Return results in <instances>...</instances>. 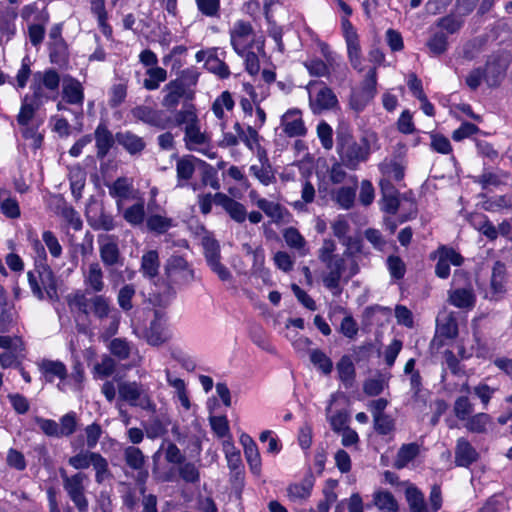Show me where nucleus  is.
I'll list each match as a JSON object with an SVG mask.
<instances>
[{
    "label": "nucleus",
    "mask_w": 512,
    "mask_h": 512,
    "mask_svg": "<svg viewBox=\"0 0 512 512\" xmlns=\"http://www.w3.org/2000/svg\"><path fill=\"white\" fill-rule=\"evenodd\" d=\"M438 261L435 266V274L442 279L450 275V264L460 266L464 258L453 248L442 246L438 249Z\"/></svg>",
    "instance_id": "6ab92c4d"
},
{
    "label": "nucleus",
    "mask_w": 512,
    "mask_h": 512,
    "mask_svg": "<svg viewBox=\"0 0 512 512\" xmlns=\"http://www.w3.org/2000/svg\"><path fill=\"white\" fill-rule=\"evenodd\" d=\"M494 68V64L488 63L485 75L480 68L472 70L466 78V84L472 90H476L485 77V80L489 86H497L500 81L499 76L502 75L503 72L497 71V75H494Z\"/></svg>",
    "instance_id": "a878e982"
},
{
    "label": "nucleus",
    "mask_w": 512,
    "mask_h": 512,
    "mask_svg": "<svg viewBox=\"0 0 512 512\" xmlns=\"http://www.w3.org/2000/svg\"><path fill=\"white\" fill-rule=\"evenodd\" d=\"M336 151L342 164L350 170H356L360 163L365 162L370 154L367 144L358 143L345 128L337 130Z\"/></svg>",
    "instance_id": "f03ea898"
},
{
    "label": "nucleus",
    "mask_w": 512,
    "mask_h": 512,
    "mask_svg": "<svg viewBox=\"0 0 512 512\" xmlns=\"http://www.w3.org/2000/svg\"><path fill=\"white\" fill-rule=\"evenodd\" d=\"M131 115L134 119L161 130L166 129L171 124V118L167 117L164 111L146 105L134 107L131 110Z\"/></svg>",
    "instance_id": "2eb2a0df"
},
{
    "label": "nucleus",
    "mask_w": 512,
    "mask_h": 512,
    "mask_svg": "<svg viewBox=\"0 0 512 512\" xmlns=\"http://www.w3.org/2000/svg\"><path fill=\"white\" fill-rule=\"evenodd\" d=\"M314 480L311 476L304 478L300 483H294L287 488V495L290 500L300 502L310 497Z\"/></svg>",
    "instance_id": "f704fd0d"
},
{
    "label": "nucleus",
    "mask_w": 512,
    "mask_h": 512,
    "mask_svg": "<svg viewBox=\"0 0 512 512\" xmlns=\"http://www.w3.org/2000/svg\"><path fill=\"white\" fill-rule=\"evenodd\" d=\"M207 69L220 77L221 79H226L230 76V70L228 65L220 60L216 55H209L206 59Z\"/></svg>",
    "instance_id": "e2e57ef3"
},
{
    "label": "nucleus",
    "mask_w": 512,
    "mask_h": 512,
    "mask_svg": "<svg viewBox=\"0 0 512 512\" xmlns=\"http://www.w3.org/2000/svg\"><path fill=\"white\" fill-rule=\"evenodd\" d=\"M109 194L113 198H118L119 200L127 199L132 190V184L125 177H120L116 179L111 185L108 186Z\"/></svg>",
    "instance_id": "13d9d810"
},
{
    "label": "nucleus",
    "mask_w": 512,
    "mask_h": 512,
    "mask_svg": "<svg viewBox=\"0 0 512 512\" xmlns=\"http://www.w3.org/2000/svg\"><path fill=\"white\" fill-rule=\"evenodd\" d=\"M374 99V97L355 89L351 92L349 99L350 108L356 113L362 112L367 105Z\"/></svg>",
    "instance_id": "69168bd1"
},
{
    "label": "nucleus",
    "mask_w": 512,
    "mask_h": 512,
    "mask_svg": "<svg viewBox=\"0 0 512 512\" xmlns=\"http://www.w3.org/2000/svg\"><path fill=\"white\" fill-rule=\"evenodd\" d=\"M280 125L284 134L291 138L305 136L307 133L302 112L297 108L289 109L284 113Z\"/></svg>",
    "instance_id": "a211bd4d"
},
{
    "label": "nucleus",
    "mask_w": 512,
    "mask_h": 512,
    "mask_svg": "<svg viewBox=\"0 0 512 512\" xmlns=\"http://www.w3.org/2000/svg\"><path fill=\"white\" fill-rule=\"evenodd\" d=\"M339 379L346 387H351L355 379V367L350 356L344 355L337 363Z\"/></svg>",
    "instance_id": "a18cd8bd"
},
{
    "label": "nucleus",
    "mask_w": 512,
    "mask_h": 512,
    "mask_svg": "<svg viewBox=\"0 0 512 512\" xmlns=\"http://www.w3.org/2000/svg\"><path fill=\"white\" fill-rule=\"evenodd\" d=\"M17 323V312L12 305L3 303L0 312V333H7Z\"/></svg>",
    "instance_id": "de8ad7c7"
},
{
    "label": "nucleus",
    "mask_w": 512,
    "mask_h": 512,
    "mask_svg": "<svg viewBox=\"0 0 512 512\" xmlns=\"http://www.w3.org/2000/svg\"><path fill=\"white\" fill-rule=\"evenodd\" d=\"M98 452H92L90 449L81 450L76 455L68 459V464L76 470H84L89 468L97 456Z\"/></svg>",
    "instance_id": "8fccbe9b"
},
{
    "label": "nucleus",
    "mask_w": 512,
    "mask_h": 512,
    "mask_svg": "<svg viewBox=\"0 0 512 512\" xmlns=\"http://www.w3.org/2000/svg\"><path fill=\"white\" fill-rule=\"evenodd\" d=\"M420 453V446L417 443L403 444L396 455L394 467L402 469L413 461Z\"/></svg>",
    "instance_id": "ea45409f"
},
{
    "label": "nucleus",
    "mask_w": 512,
    "mask_h": 512,
    "mask_svg": "<svg viewBox=\"0 0 512 512\" xmlns=\"http://www.w3.org/2000/svg\"><path fill=\"white\" fill-rule=\"evenodd\" d=\"M147 228L157 234H164L172 227V219L154 214L146 220Z\"/></svg>",
    "instance_id": "052dcab7"
},
{
    "label": "nucleus",
    "mask_w": 512,
    "mask_h": 512,
    "mask_svg": "<svg viewBox=\"0 0 512 512\" xmlns=\"http://www.w3.org/2000/svg\"><path fill=\"white\" fill-rule=\"evenodd\" d=\"M45 381L53 383L55 379L64 380L68 375L66 365L59 360L42 359L37 363Z\"/></svg>",
    "instance_id": "b1692460"
},
{
    "label": "nucleus",
    "mask_w": 512,
    "mask_h": 512,
    "mask_svg": "<svg viewBox=\"0 0 512 512\" xmlns=\"http://www.w3.org/2000/svg\"><path fill=\"white\" fill-rule=\"evenodd\" d=\"M311 363L323 374L329 375L333 370L332 360L321 350L313 349L309 353Z\"/></svg>",
    "instance_id": "603ef678"
},
{
    "label": "nucleus",
    "mask_w": 512,
    "mask_h": 512,
    "mask_svg": "<svg viewBox=\"0 0 512 512\" xmlns=\"http://www.w3.org/2000/svg\"><path fill=\"white\" fill-rule=\"evenodd\" d=\"M60 85V75L54 69H46L34 73L30 89L35 98L42 101L55 99Z\"/></svg>",
    "instance_id": "423d86ee"
},
{
    "label": "nucleus",
    "mask_w": 512,
    "mask_h": 512,
    "mask_svg": "<svg viewBox=\"0 0 512 512\" xmlns=\"http://www.w3.org/2000/svg\"><path fill=\"white\" fill-rule=\"evenodd\" d=\"M328 270L323 277L324 286L332 291L335 296H339L342 292L340 281L343 279L348 282L353 276L359 272V265L356 260L346 256L336 255L334 258L324 263Z\"/></svg>",
    "instance_id": "7ed1b4c3"
},
{
    "label": "nucleus",
    "mask_w": 512,
    "mask_h": 512,
    "mask_svg": "<svg viewBox=\"0 0 512 512\" xmlns=\"http://www.w3.org/2000/svg\"><path fill=\"white\" fill-rule=\"evenodd\" d=\"M83 282L93 293H100L105 288L103 270L98 262H92L83 270Z\"/></svg>",
    "instance_id": "bb28decb"
},
{
    "label": "nucleus",
    "mask_w": 512,
    "mask_h": 512,
    "mask_svg": "<svg viewBox=\"0 0 512 512\" xmlns=\"http://www.w3.org/2000/svg\"><path fill=\"white\" fill-rule=\"evenodd\" d=\"M405 496L411 512H430L423 493L414 485H409L405 490Z\"/></svg>",
    "instance_id": "a19ab883"
},
{
    "label": "nucleus",
    "mask_w": 512,
    "mask_h": 512,
    "mask_svg": "<svg viewBox=\"0 0 512 512\" xmlns=\"http://www.w3.org/2000/svg\"><path fill=\"white\" fill-rule=\"evenodd\" d=\"M345 42L347 45V54L351 66L358 72H362V51L358 34L353 35L350 33V35L345 38Z\"/></svg>",
    "instance_id": "e433bc0d"
},
{
    "label": "nucleus",
    "mask_w": 512,
    "mask_h": 512,
    "mask_svg": "<svg viewBox=\"0 0 512 512\" xmlns=\"http://www.w3.org/2000/svg\"><path fill=\"white\" fill-rule=\"evenodd\" d=\"M479 459V453L466 438H459L455 446V460L457 467L468 468Z\"/></svg>",
    "instance_id": "4be33fe9"
},
{
    "label": "nucleus",
    "mask_w": 512,
    "mask_h": 512,
    "mask_svg": "<svg viewBox=\"0 0 512 512\" xmlns=\"http://www.w3.org/2000/svg\"><path fill=\"white\" fill-rule=\"evenodd\" d=\"M165 273L168 280L175 284H187L193 281L194 271L185 258L172 255L165 264Z\"/></svg>",
    "instance_id": "ddd939ff"
},
{
    "label": "nucleus",
    "mask_w": 512,
    "mask_h": 512,
    "mask_svg": "<svg viewBox=\"0 0 512 512\" xmlns=\"http://www.w3.org/2000/svg\"><path fill=\"white\" fill-rule=\"evenodd\" d=\"M92 466L95 471V482L97 484H102L113 477L107 459L100 453L95 456Z\"/></svg>",
    "instance_id": "3c124183"
},
{
    "label": "nucleus",
    "mask_w": 512,
    "mask_h": 512,
    "mask_svg": "<svg viewBox=\"0 0 512 512\" xmlns=\"http://www.w3.org/2000/svg\"><path fill=\"white\" fill-rule=\"evenodd\" d=\"M283 238L286 244L298 252L300 256H306L309 252L307 241L301 233L294 227H288L283 231Z\"/></svg>",
    "instance_id": "4c0bfd02"
},
{
    "label": "nucleus",
    "mask_w": 512,
    "mask_h": 512,
    "mask_svg": "<svg viewBox=\"0 0 512 512\" xmlns=\"http://www.w3.org/2000/svg\"><path fill=\"white\" fill-rule=\"evenodd\" d=\"M116 140L130 154L140 153L145 148L144 140L130 131L117 133Z\"/></svg>",
    "instance_id": "58836bf2"
},
{
    "label": "nucleus",
    "mask_w": 512,
    "mask_h": 512,
    "mask_svg": "<svg viewBox=\"0 0 512 512\" xmlns=\"http://www.w3.org/2000/svg\"><path fill=\"white\" fill-rule=\"evenodd\" d=\"M85 215L89 226L94 230L111 231L116 227L113 216L106 213L95 201L87 205Z\"/></svg>",
    "instance_id": "dca6fc26"
},
{
    "label": "nucleus",
    "mask_w": 512,
    "mask_h": 512,
    "mask_svg": "<svg viewBox=\"0 0 512 512\" xmlns=\"http://www.w3.org/2000/svg\"><path fill=\"white\" fill-rule=\"evenodd\" d=\"M382 174L400 181L404 177L405 165L398 160H384L379 164Z\"/></svg>",
    "instance_id": "5fc2aeb1"
},
{
    "label": "nucleus",
    "mask_w": 512,
    "mask_h": 512,
    "mask_svg": "<svg viewBox=\"0 0 512 512\" xmlns=\"http://www.w3.org/2000/svg\"><path fill=\"white\" fill-rule=\"evenodd\" d=\"M49 58L52 64L64 67L69 61L68 47L65 41L59 43H48Z\"/></svg>",
    "instance_id": "c03bdc74"
},
{
    "label": "nucleus",
    "mask_w": 512,
    "mask_h": 512,
    "mask_svg": "<svg viewBox=\"0 0 512 512\" xmlns=\"http://www.w3.org/2000/svg\"><path fill=\"white\" fill-rule=\"evenodd\" d=\"M59 435L61 437H68L76 431L77 417L76 413L71 411L66 413L60 418Z\"/></svg>",
    "instance_id": "774afa93"
},
{
    "label": "nucleus",
    "mask_w": 512,
    "mask_h": 512,
    "mask_svg": "<svg viewBox=\"0 0 512 512\" xmlns=\"http://www.w3.org/2000/svg\"><path fill=\"white\" fill-rule=\"evenodd\" d=\"M215 204L221 206L237 223H243L247 218L245 206L224 193L215 194Z\"/></svg>",
    "instance_id": "5701e85b"
},
{
    "label": "nucleus",
    "mask_w": 512,
    "mask_h": 512,
    "mask_svg": "<svg viewBox=\"0 0 512 512\" xmlns=\"http://www.w3.org/2000/svg\"><path fill=\"white\" fill-rule=\"evenodd\" d=\"M495 0H457L456 10L462 15L470 14L479 4V13L484 14L490 10Z\"/></svg>",
    "instance_id": "37998d69"
},
{
    "label": "nucleus",
    "mask_w": 512,
    "mask_h": 512,
    "mask_svg": "<svg viewBox=\"0 0 512 512\" xmlns=\"http://www.w3.org/2000/svg\"><path fill=\"white\" fill-rule=\"evenodd\" d=\"M123 459L132 470H140L145 467L146 457L142 450L136 446H127L123 449Z\"/></svg>",
    "instance_id": "79ce46f5"
},
{
    "label": "nucleus",
    "mask_w": 512,
    "mask_h": 512,
    "mask_svg": "<svg viewBox=\"0 0 512 512\" xmlns=\"http://www.w3.org/2000/svg\"><path fill=\"white\" fill-rule=\"evenodd\" d=\"M198 159L192 155L179 158L176 163L177 187H184L193 177Z\"/></svg>",
    "instance_id": "c756f323"
},
{
    "label": "nucleus",
    "mask_w": 512,
    "mask_h": 512,
    "mask_svg": "<svg viewBox=\"0 0 512 512\" xmlns=\"http://www.w3.org/2000/svg\"><path fill=\"white\" fill-rule=\"evenodd\" d=\"M353 186H343L332 193V199L343 209H350L355 201L356 188H357V177H351Z\"/></svg>",
    "instance_id": "2f4dec72"
},
{
    "label": "nucleus",
    "mask_w": 512,
    "mask_h": 512,
    "mask_svg": "<svg viewBox=\"0 0 512 512\" xmlns=\"http://www.w3.org/2000/svg\"><path fill=\"white\" fill-rule=\"evenodd\" d=\"M44 101L35 98L34 94H26L22 98L20 111L17 115V122L21 126H27L33 119L35 112L43 105Z\"/></svg>",
    "instance_id": "cd10ccee"
},
{
    "label": "nucleus",
    "mask_w": 512,
    "mask_h": 512,
    "mask_svg": "<svg viewBox=\"0 0 512 512\" xmlns=\"http://www.w3.org/2000/svg\"><path fill=\"white\" fill-rule=\"evenodd\" d=\"M67 302L72 310L85 316L93 314L100 322L104 337L110 338L117 333L121 316L109 298L100 294L88 298L84 292L77 291L67 297Z\"/></svg>",
    "instance_id": "f257e3e1"
},
{
    "label": "nucleus",
    "mask_w": 512,
    "mask_h": 512,
    "mask_svg": "<svg viewBox=\"0 0 512 512\" xmlns=\"http://www.w3.org/2000/svg\"><path fill=\"white\" fill-rule=\"evenodd\" d=\"M29 286L38 299H44V294L49 299L57 297V286L52 271L48 268H43L41 271L28 272Z\"/></svg>",
    "instance_id": "6e6552de"
},
{
    "label": "nucleus",
    "mask_w": 512,
    "mask_h": 512,
    "mask_svg": "<svg viewBox=\"0 0 512 512\" xmlns=\"http://www.w3.org/2000/svg\"><path fill=\"white\" fill-rule=\"evenodd\" d=\"M448 302L459 309H473L476 303V295L472 285L451 288L448 291Z\"/></svg>",
    "instance_id": "aec40b11"
},
{
    "label": "nucleus",
    "mask_w": 512,
    "mask_h": 512,
    "mask_svg": "<svg viewBox=\"0 0 512 512\" xmlns=\"http://www.w3.org/2000/svg\"><path fill=\"white\" fill-rule=\"evenodd\" d=\"M160 259L156 250H149L142 255L140 272L147 279H154L159 274Z\"/></svg>",
    "instance_id": "473e14b6"
},
{
    "label": "nucleus",
    "mask_w": 512,
    "mask_h": 512,
    "mask_svg": "<svg viewBox=\"0 0 512 512\" xmlns=\"http://www.w3.org/2000/svg\"><path fill=\"white\" fill-rule=\"evenodd\" d=\"M235 106L234 99L229 91H223L213 102L212 111L217 119L221 121L222 130L226 127V112H231Z\"/></svg>",
    "instance_id": "c85d7f7f"
},
{
    "label": "nucleus",
    "mask_w": 512,
    "mask_h": 512,
    "mask_svg": "<svg viewBox=\"0 0 512 512\" xmlns=\"http://www.w3.org/2000/svg\"><path fill=\"white\" fill-rule=\"evenodd\" d=\"M309 90V107L313 114H322L338 107V99L331 88L323 82H310Z\"/></svg>",
    "instance_id": "0eeeda50"
},
{
    "label": "nucleus",
    "mask_w": 512,
    "mask_h": 512,
    "mask_svg": "<svg viewBox=\"0 0 512 512\" xmlns=\"http://www.w3.org/2000/svg\"><path fill=\"white\" fill-rule=\"evenodd\" d=\"M484 208L488 211L508 210L512 211V194L496 196L484 203Z\"/></svg>",
    "instance_id": "0e129e2a"
},
{
    "label": "nucleus",
    "mask_w": 512,
    "mask_h": 512,
    "mask_svg": "<svg viewBox=\"0 0 512 512\" xmlns=\"http://www.w3.org/2000/svg\"><path fill=\"white\" fill-rule=\"evenodd\" d=\"M119 398L130 406L154 412L156 404L152 400L149 388L137 381H123L118 384Z\"/></svg>",
    "instance_id": "39448f33"
},
{
    "label": "nucleus",
    "mask_w": 512,
    "mask_h": 512,
    "mask_svg": "<svg viewBox=\"0 0 512 512\" xmlns=\"http://www.w3.org/2000/svg\"><path fill=\"white\" fill-rule=\"evenodd\" d=\"M388 380L389 378L383 374L369 378L363 384V391L368 396H377L388 386Z\"/></svg>",
    "instance_id": "864d4df0"
},
{
    "label": "nucleus",
    "mask_w": 512,
    "mask_h": 512,
    "mask_svg": "<svg viewBox=\"0 0 512 512\" xmlns=\"http://www.w3.org/2000/svg\"><path fill=\"white\" fill-rule=\"evenodd\" d=\"M95 141L97 157L102 159L107 155L114 144L113 135L105 125L99 124L95 130Z\"/></svg>",
    "instance_id": "72a5a7b5"
},
{
    "label": "nucleus",
    "mask_w": 512,
    "mask_h": 512,
    "mask_svg": "<svg viewBox=\"0 0 512 512\" xmlns=\"http://www.w3.org/2000/svg\"><path fill=\"white\" fill-rule=\"evenodd\" d=\"M462 15L457 12V15H448L437 21L439 31H446V34L456 33L463 25Z\"/></svg>",
    "instance_id": "680f3d73"
},
{
    "label": "nucleus",
    "mask_w": 512,
    "mask_h": 512,
    "mask_svg": "<svg viewBox=\"0 0 512 512\" xmlns=\"http://www.w3.org/2000/svg\"><path fill=\"white\" fill-rule=\"evenodd\" d=\"M373 501L377 508L380 510H387L389 512H397L399 509L398 502L389 491H377L373 495Z\"/></svg>",
    "instance_id": "49530a36"
},
{
    "label": "nucleus",
    "mask_w": 512,
    "mask_h": 512,
    "mask_svg": "<svg viewBox=\"0 0 512 512\" xmlns=\"http://www.w3.org/2000/svg\"><path fill=\"white\" fill-rule=\"evenodd\" d=\"M202 246L205 260L210 269L221 281H230L232 279V274L221 262L220 245L218 241L210 237H205L202 240Z\"/></svg>",
    "instance_id": "9b49d317"
},
{
    "label": "nucleus",
    "mask_w": 512,
    "mask_h": 512,
    "mask_svg": "<svg viewBox=\"0 0 512 512\" xmlns=\"http://www.w3.org/2000/svg\"><path fill=\"white\" fill-rule=\"evenodd\" d=\"M123 218L133 226L142 224L145 218L144 201L141 200L135 203L134 205L128 207L123 212Z\"/></svg>",
    "instance_id": "4d7b16f0"
},
{
    "label": "nucleus",
    "mask_w": 512,
    "mask_h": 512,
    "mask_svg": "<svg viewBox=\"0 0 512 512\" xmlns=\"http://www.w3.org/2000/svg\"><path fill=\"white\" fill-rule=\"evenodd\" d=\"M62 97L71 105H82L84 102V89L76 78L66 76L62 83Z\"/></svg>",
    "instance_id": "393cba45"
},
{
    "label": "nucleus",
    "mask_w": 512,
    "mask_h": 512,
    "mask_svg": "<svg viewBox=\"0 0 512 512\" xmlns=\"http://www.w3.org/2000/svg\"><path fill=\"white\" fill-rule=\"evenodd\" d=\"M197 110L193 104H184L174 113L173 124L177 127H191L199 122Z\"/></svg>",
    "instance_id": "c9c22d12"
},
{
    "label": "nucleus",
    "mask_w": 512,
    "mask_h": 512,
    "mask_svg": "<svg viewBox=\"0 0 512 512\" xmlns=\"http://www.w3.org/2000/svg\"><path fill=\"white\" fill-rule=\"evenodd\" d=\"M249 172L265 186L276 182L274 170L266 157H260L258 163L252 164Z\"/></svg>",
    "instance_id": "7c9ffc66"
},
{
    "label": "nucleus",
    "mask_w": 512,
    "mask_h": 512,
    "mask_svg": "<svg viewBox=\"0 0 512 512\" xmlns=\"http://www.w3.org/2000/svg\"><path fill=\"white\" fill-rule=\"evenodd\" d=\"M16 16L10 13H1L0 14V31L1 38L0 41L8 42L12 39L16 32L15 26Z\"/></svg>",
    "instance_id": "bf43d9fd"
},
{
    "label": "nucleus",
    "mask_w": 512,
    "mask_h": 512,
    "mask_svg": "<svg viewBox=\"0 0 512 512\" xmlns=\"http://www.w3.org/2000/svg\"><path fill=\"white\" fill-rule=\"evenodd\" d=\"M136 294L135 287L132 284H126L118 292L117 302L119 307L127 312L133 308L132 299Z\"/></svg>",
    "instance_id": "338daca9"
},
{
    "label": "nucleus",
    "mask_w": 512,
    "mask_h": 512,
    "mask_svg": "<svg viewBox=\"0 0 512 512\" xmlns=\"http://www.w3.org/2000/svg\"><path fill=\"white\" fill-rule=\"evenodd\" d=\"M426 45L433 56L445 53L448 48L447 34L443 31H435Z\"/></svg>",
    "instance_id": "09e8293b"
},
{
    "label": "nucleus",
    "mask_w": 512,
    "mask_h": 512,
    "mask_svg": "<svg viewBox=\"0 0 512 512\" xmlns=\"http://www.w3.org/2000/svg\"><path fill=\"white\" fill-rule=\"evenodd\" d=\"M505 283L506 267L502 262L497 261L492 269L490 285L486 292V298H489L490 300L500 299L506 292Z\"/></svg>",
    "instance_id": "412c9836"
},
{
    "label": "nucleus",
    "mask_w": 512,
    "mask_h": 512,
    "mask_svg": "<svg viewBox=\"0 0 512 512\" xmlns=\"http://www.w3.org/2000/svg\"><path fill=\"white\" fill-rule=\"evenodd\" d=\"M184 142L190 151L202 153L209 159L216 157V153L210 148V137L201 131L200 121L191 127H184Z\"/></svg>",
    "instance_id": "f8f14e48"
},
{
    "label": "nucleus",
    "mask_w": 512,
    "mask_h": 512,
    "mask_svg": "<svg viewBox=\"0 0 512 512\" xmlns=\"http://www.w3.org/2000/svg\"><path fill=\"white\" fill-rule=\"evenodd\" d=\"M142 337L152 346H160L171 338L168 317L165 312L155 310L149 327L142 332Z\"/></svg>",
    "instance_id": "1a4fd4ad"
},
{
    "label": "nucleus",
    "mask_w": 512,
    "mask_h": 512,
    "mask_svg": "<svg viewBox=\"0 0 512 512\" xmlns=\"http://www.w3.org/2000/svg\"><path fill=\"white\" fill-rule=\"evenodd\" d=\"M229 34L231 46L239 56H244V53L253 47L255 33L249 22L236 21Z\"/></svg>",
    "instance_id": "9d476101"
},
{
    "label": "nucleus",
    "mask_w": 512,
    "mask_h": 512,
    "mask_svg": "<svg viewBox=\"0 0 512 512\" xmlns=\"http://www.w3.org/2000/svg\"><path fill=\"white\" fill-rule=\"evenodd\" d=\"M118 242L119 239L116 235L101 234L98 236L100 259L107 268L123 264Z\"/></svg>",
    "instance_id": "4468645a"
},
{
    "label": "nucleus",
    "mask_w": 512,
    "mask_h": 512,
    "mask_svg": "<svg viewBox=\"0 0 512 512\" xmlns=\"http://www.w3.org/2000/svg\"><path fill=\"white\" fill-rule=\"evenodd\" d=\"M465 421V427L468 431L481 434L487 431V425L490 423L491 418L486 413H478L471 417L469 416Z\"/></svg>",
    "instance_id": "6e6d98bb"
},
{
    "label": "nucleus",
    "mask_w": 512,
    "mask_h": 512,
    "mask_svg": "<svg viewBox=\"0 0 512 512\" xmlns=\"http://www.w3.org/2000/svg\"><path fill=\"white\" fill-rule=\"evenodd\" d=\"M62 479L63 489L79 512H87L89 501L86 496V489L89 477L84 472L78 471L68 475L64 469L59 470Z\"/></svg>",
    "instance_id": "20e7f679"
},
{
    "label": "nucleus",
    "mask_w": 512,
    "mask_h": 512,
    "mask_svg": "<svg viewBox=\"0 0 512 512\" xmlns=\"http://www.w3.org/2000/svg\"><path fill=\"white\" fill-rule=\"evenodd\" d=\"M163 93L164 96L161 104L168 110L175 109L179 105L181 99L188 101L193 100L195 95L192 89H184L180 82L174 80L169 81L164 86Z\"/></svg>",
    "instance_id": "f3484780"
}]
</instances>
